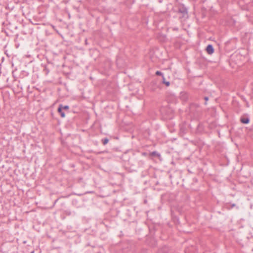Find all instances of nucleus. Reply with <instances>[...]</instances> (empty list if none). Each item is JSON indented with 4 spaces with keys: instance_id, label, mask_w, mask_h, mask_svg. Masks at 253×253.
<instances>
[{
    "instance_id": "1",
    "label": "nucleus",
    "mask_w": 253,
    "mask_h": 253,
    "mask_svg": "<svg viewBox=\"0 0 253 253\" xmlns=\"http://www.w3.org/2000/svg\"><path fill=\"white\" fill-rule=\"evenodd\" d=\"M177 13L180 14V18H187L188 17L187 9L183 5H180L178 7Z\"/></svg>"
},
{
    "instance_id": "2",
    "label": "nucleus",
    "mask_w": 253,
    "mask_h": 253,
    "mask_svg": "<svg viewBox=\"0 0 253 253\" xmlns=\"http://www.w3.org/2000/svg\"><path fill=\"white\" fill-rule=\"evenodd\" d=\"M185 253H197V251L194 246L188 247L185 249Z\"/></svg>"
},
{
    "instance_id": "3",
    "label": "nucleus",
    "mask_w": 253,
    "mask_h": 253,
    "mask_svg": "<svg viewBox=\"0 0 253 253\" xmlns=\"http://www.w3.org/2000/svg\"><path fill=\"white\" fill-rule=\"evenodd\" d=\"M206 51L209 54H211L214 52V48L211 44H209L206 47Z\"/></svg>"
},
{
    "instance_id": "4",
    "label": "nucleus",
    "mask_w": 253,
    "mask_h": 253,
    "mask_svg": "<svg viewBox=\"0 0 253 253\" xmlns=\"http://www.w3.org/2000/svg\"><path fill=\"white\" fill-rule=\"evenodd\" d=\"M240 121L244 124H248L250 122V119L248 117H242L240 118Z\"/></svg>"
},
{
    "instance_id": "5",
    "label": "nucleus",
    "mask_w": 253,
    "mask_h": 253,
    "mask_svg": "<svg viewBox=\"0 0 253 253\" xmlns=\"http://www.w3.org/2000/svg\"><path fill=\"white\" fill-rule=\"evenodd\" d=\"M58 112L60 114L61 117L62 118L65 117V115L64 112L63 111V110L62 109L61 107H58Z\"/></svg>"
},
{
    "instance_id": "6",
    "label": "nucleus",
    "mask_w": 253,
    "mask_h": 253,
    "mask_svg": "<svg viewBox=\"0 0 253 253\" xmlns=\"http://www.w3.org/2000/svg\"><path fill=\"white\" fill-rule=\"evenodd\" d=\"M163 80H162V83L163 84H165L167 86H169L170 85V83L169 82V81H166V79L165 78V77H163V78H162Z\"/></svg>"
},
{
    "instance_id": "7",
    "label": "nucleus",
    "mask_w": 253,
    "mask_h": 253,
    "mask_svg": "<svg viewBox=\"0 0 253 253\" xmlns=\"http://www.w3.org/2000/svg\"><path fill=\"white\" fill-rule=\"evenodd\" d=\"M151 156L160 157V154L156 151H153L150 153Z\"/></svg>"
},
{
    "instance_id": "8",
    "label": "nucleus",
    "mask_w": 253,
    "mask_h": 253,
    "mask_svg": "<svg viewBox=\"0 0 253 253\" xmlns=\"http://www.w3.org/2000/svg\"><path fill=\"white\" fill-rule=\"evenodd\" d=\"M108 141L109 139L107 138L102 139V142L103 145H106L107 143H108Z\"/></svg>"
},
{
    "instance_id": "9",
    "label": "nucleus",
    "mask_w": 253,
    "mask_h": 253,
    "mask_svg": "<svg viewBox=\"0 0 253 253\" xmlns=\"http://www.w3.org/2000/svg\"><path fill=\"white\" fill-rule=\"evenodd\" d=\"M59 107H61L62 110H68L69 108L68 105L63 106L62 105H60Z\"/></svg>"
},
{
    "instance_id": "10",
    "label": "nucleus",
    "mask_w": 253,
    "mask_h": 253,
    "mask_svg": "<svg viewBox=\"0 0 253 253\" xmlns=\"http://www.w3.org/2000/svg\"><path fill=\"white\" fill-rule=\"evenodd\" d=\"M156 75L157 76H161L162 77V78H163V77H164L163 73H162L161 72L159 71H157L156 72Z\"/></svg>"
},
{
    "instance_id": "11",
    "label": "nucleus",
    "mask_w": 253,
    "mask_h": 253,
    "mask_svg": "<svg viewBox=\"0 0 253 253\" xmlns=\"http://www.w3.org/2000/svg\"><path fill=\"white\" fill-rule=\"evenodd\" d=\"M204 99L205 100L206 102H207V101L208 100L209 98H208V97H207V96H205V97H204ZM206 103H206V102H205V104H206Z\"/></svg>"
},
{
    "instance_id": "12",
    "label": "nucleus",
    "mask_w": 253,
    "mask_h": 253,
    "mask_svg": "<svg viewBox=\"0 0 253 253\" xmlns=\"http://www.w3.org/2000/svg\"><path fill=\"white\" fill-rule=\"evenodd\" d=\"M235 204H232V205H231V207H232V208H233V207H235Z\"/></svg>"
},
{
    "instance_id": "13",
    "label": "nucleus",
    "mask_w": 253,
    "mask_h": 253,
    "mask_svg": "<svg viewBox=\"0 0 253 253\" xmlns=\"http://www.w3.org/2000/svg\"><path fill=\"white\" fill-rule=\"evenodd\" d=\"M173 29H174V30H178V28H174Z\"/></svg>"
},
{
    "instance_id": "14",
    "label": "nucleus",
    "mask_w": 253,
    "mask_h": 253,
    "mask_svg": "<svg viewBox=\"0 0 253 253\" xmlns=\"http://www.w3.org/2000/svg\"><path fill=\"white\" fill-rule=\"evenodd\" d=\"M31 253H34V251H32V252H31Z\"/></svg>"
},
{
    "instance_id": "15",
    "label": "nucleus",
    "mask_w": 253,
    "mask_h": 253,
    "mask_svg": "<svg viewBox=\"0 0 253 253\" xmlns=\"http://www.w3.org/2000/svg\"><path fill=\"white\" fill-rule=\"evenodd\" d=\"M57 200H58L57 199V200H56V201H55V203H55L57 201Z\"/></svg>"
}]
</instances>
